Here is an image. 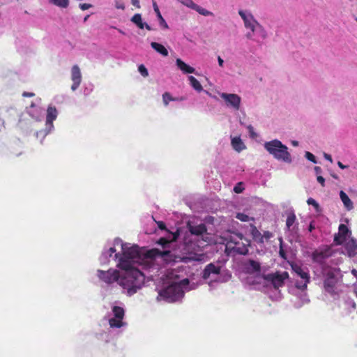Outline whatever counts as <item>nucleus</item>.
<instances>
[{
    "label": "nucleus",
    "mask_w": 357,
    "mask_h": 357,
    "mask_svg": "<svg viewBox=\"0 0 357 357\" xmlns=\"http://www.w3.org/2000/svg\"><path fill=\"white\" fill-rule=\"evenodd\" d=\"M197 287L194 282H190L185 278L178 282H173L164 289L159 292V296L169 303L180 301L184 296L185 291L195 289Z\"/></svg>",
    "instance_id": "nucleus-4"
},
{
    "label": "nucleus",
    "mask_w": 357,
    "mask_h": 357,
    "mask_svg": "<svg viewBox=\"0 0 357 357\" xmlns=\"http://www.w3.org/2000/svg\"><path fill=\"white\" fill-rule=\"evenodd\" d=\"M289 278V273L286 271L282 273L277 272L275 273L268 274L265 276V279L271 282L275 289H278L284 284V281Z\"/></svg>",
    "instance_id": "nucleus-13"
},
{
    "label": "nucleus",
    "mask_w": 357,
    "mask_h": 357,
    "mask_svg": "<svg viewBox=\"0 0 357 357\" xmlns=\"http://www.w3.org/2000/svg\"><path fill=\"white\" fill-rule=\"evenodd\" d=\"M114 5L116 9H121L123 10L126 8L125 3L122 0H114Z\"/></svg>",
    "instance_id": "nucleus-34"
},
{
    "label": "nucleus",
    "mask_w": 357,
    "mask_h": 357,
    "mask_svg": "<svg viewBox=\"0 0 357 357\" xmlns=\"http://www.w3.org/2000/svg\"><path fill=\"white\" fill-rule=\"evenodd\" d=\"M144 28H146L147 30L151 31L152 29L151 27L146 22L144 24Z\"/></svg>",
    "instance_id": "nucleus-50"
},
{
    "label": "nucleus",
    "mask_w": 357,
    "mask_h": 357,
    "mask_svg": "<svg viewBox=\"0 0 357 357\" xmlns=\"http://www.w3.org/2000/svg\"><path fill=\"white\" fill-rule=\"evenodd\" d=\"M344 248L350 257L357 255V240L354 238H349L344 243Z\"/></svg>",
    "instance_id": "nucleus-18"
},
{
    "label": "nucleus",
    "mask_w": 357,
    "mask_h": 357,
    "mask_svg": "<svg viewBox=\"0 0 357 357\" xmlns=\"http://www.w3.org/2000/svg\"><path fill=\"white\" fill-rule=\"evenodd\" d=\"M250 233L253 240L257 243H263V236L261 232L257 229V227L251 224Z\"/></svg>",
    "instance_id": "nucleus-24"
},
{
    "label": "nucleus",
    "mask_w": 357,
    "mask_h": 357,
    "mask_svg": "<svg viewBox=\"0 0 357 357\" xmlns=\"http://www.w3.org/2000/svg\"><path fill=\"white\" fill-rule=\"evenodd\" d=\"M34 96H35V93H31V92L24 91L22 93V96L23 97H33Z\"/></svg>",
    "instance_id": "nucleus-41"
},
{
    "label": "nucleus",
    "mask_w": 357,
    "mask_h": 357,
    "mask_svg": "<svg viewBox=\"0 0 357 357\" xmlns=\"http://www.w3.org/2000/svg\"><path fill=\"white\" fill-rule=\"evenodd\" d=\"M337 165L340 168L344 169H346L347 167V166L343 165L340 161H338L337 162Z\"/></svg>",
    "instance_id": "nucleus-49"
},
{
    "label": "nucleus",
    "mask_w": 357,
    "mask_h": 357,
    "mask_svg": "<svg viewBox=\"0 0 357 357\" xmlns=\"http://www.w3.org/2000/svg\"><path fill=\"white\" fill-rule=\"evenodd\" d=\"M264 148L278 161L288 164L292 162L291 154L288 151V147L278 139L266 142L264 144Z\"/></svg>",
    "instance_id": "nucleus-7"
},
{
    "label": "nucleus",
    "mask_w": 357,
    "mask_h": 357,
    "mask_svg": "<svg viewBox=\"0 0 357 357\" xmlns=\"http://www.w3.org/2000/svg\"><path fill=\"white\" fill-rule=\"evenodd\" d=\"M50 1L53 4L59 7H61V8H67L69 4L68 0H50Z\"/></svg>",
    "instance_id": "nucleus-32"
},
{
    "label": "nucleus",
    "mask_w": 357,
    "mask_h": 357,
    "mask_svg": "<svg viewBox=\"0 0 357 357\" xmlns=\"http://www.w3.org/2000/svg\"><path fill=\"white\" fill-rule=\"evenodd\" d=\"M89 15H87L84 17V21H86L87 20V18L89 17Z\"/></svg>",
    "instance_id": "nucleus-58"
},
{
    "label": "nucleus",
    "mask_w": 357,
    "mask_h": 357,
    "mask_svg": "<svg viewBox=\"0 0 357 357\" xmlns=\"http://www.w3.org/2000/svg\"><path fill=\"white\" fill-rule=\"evenodd\" d=\"M238 15L243 21L245 28L248 30L245 33L246 38L261 45L262 40L268 37L266 29L255 19L250 11L239 10Z\"/></svg>",
    "instance_id": "nucleus-3"
},
{
    "label": "nucleus",
    "mask_w": 357,
    "mask_h": 357,
    "mask_svg": "<svg viewBox=\"0 0 357 357\" xmlns=\"http://www.w3.org/2000/svg\"><path fill=\"white\" fill-rule=\"evenodd\" d=\"M71 79L73 82L71 89L75 91L78 88L82 81L81 72L77 65L73 66L71 69Z\"/></svg>",
    "instance_id": "nucleus-17"
},
{
    "label": "nucleus",
    "mask_w": 357,
    "mask_h": 357,
    "mask_svg": "<svg viewBox=\"0 0 357 357\" xmlns=\"http://www.w3.org/2000/svg\"><path fill=\"white\" fill-rule=\"evenodd\" d=\"M151 46L153 50H155L157 52L162 54V56H167L168 55V51L164 45L156 42H152L151 43Z\"/></svg>",
    "instance_id": "nucleus-26"
},
{
    "label": "nucleus",
    "mask_w": 357,
    "mask_h": 357,
    "mask_svg": "<svg viewBox=\"0 0 357 357\" xmlns=\"http://www.w3.org/2000/svg\"><path fill=\"white\" fill-rule=\"evenodd\" d=\"M292 144H293V145H294V146H298V142H296V141H294V142H292Z\"/></svg>",
    "instance_id": "nucleus-53"
},
{
    "label": "nucleus",
    "mask_w": 357,
    "mask_h": 357,
    "mask_svg": "<svg viewBox=\"0 0 357 357\" xmlns=\"http://www.w3.org/2000/svg\"><path fill=\"white\" fill-rule=\"evenodd\" d=\"M321 274L325 291L333 296H338L342 291V275L340 268L326 267Z\"/></svg>",
    "instance_id": "nucleus-5"
},
{
    "label": "nucleus",
    "mask_w": 357,
    "mask_h": 357,
    "mask_svg": "<svg viewBox=\"0 0 357 357\" xmlns=\"http://www.w3.org/2000/svg\"><path fill=\"white\" fill-rule=\"evenodd\" d=\"M315 229V225L314 224V222H311L309 225V231L312 232Z\"/></svg>",
    "instance_id": "nucleus-48"
},
{
    "label": "nucleus",
    "mask_w": 357,
    "mask_h": 357,
    "mask_svg": "<svg viewBox=\"0 0 357 357\" xmlns=\"http://www.w3.org/2000/svg\"><path fill=\"white\" fill-rule=\"evenodd\" d=\"M262 236H263V243H264V239L268 241V239H270L273 236V235H272V234L270 231H266L262 234Z\"/></svg>",
    "instance_id": "nucleus-39"
},
{
    "label": "nucleus",
    "mask_w": 357,
    "mask_h": 357,
    "mask_svg": "<svg viewBox=\"0 0 357 357\" xmlns=\"http://www.w3.org/2000/svg\"><path fill=\"white\" fill-rule=\"evenodd\" d=\"M138 70L140 73V74L144 77L149 75V73L146 68L142 64L139 66Z\"/></svg>",
    "instance_id": "nucleus-36"
},
{
    "label": "nucleus",
    "mask_w": 357,
    "mask_h": 357,
    "mask_svg": "<svg viewBox=\"0 0 357 357\" xmlns=\"http://www.w3.org/2000/svg\"><path fill=\"white\" fill-rule=\"evenodd\" d=\"M80 8L83 10H87L89 8V3H82L80 4Z\"/></svg>",
    "instance_id": "nucleus-46"
},
{
    "label": "nucleus",
    "mask_w": 357,
    "mask_h": 357,
    "mask_svg": "<svg viewBox=\"0 0 357 357\" xmlns=\"http://www.w3.org/2000/svg\"><path fill=\"white\" fill-rule=\"evenodd\" d=\"M183 6L197 11L199 14L208 17L214 16L213 13L195 3L192 0H178Z\"/></svg>",
    "instance_id": "nucleus-15"
},
{
    "label": "nucleus",
    "mask_w": 357,
    "mask_h": 357,
    "mask_svg": "<svg viewBox=\"0 0 357 357\" xmlns=\"http://www.w3.org/2000/svg\"><path fill=\"white\" fill-rule=\"evenodd\" d=\"M356 20L357 21V17L356 18Z\"/></svg>",
    "instance_id": "nucleus-60"
},
{
    "label": "nucleus",
    "mask_w": 357,
    "mask_h": 357,
    "mask_svg": "<svg viewBox=\"0 0 357 357\" xmlns=\"http://www.w3.org/2000/svg\"><path fill=\"white\" fill-rule=\"evenodd\" d=\"M280 255H281L282 257H284L281 251H280Z\"/></svg>",
    "instance_id": "nucleus-59"
},
{
    "label": "nucleus",
    "mask_w": 357,
    "mask_h": 357,
    "mask_svg": "<svg viewBox=\"0 0 357 357\" xmlns=\"http://www.w3.org/2000/svg\"><path fill=\"white\" fill-rule=\"evenodd\" d=\"M220 97L224 100L227 107L234 110H238L241 107V98L236 93H227L224 92H218Z\"/></svg>",
    "instance_id": "nucleus-11"
},
{
    "label": "nucleus",
    "mask_w": 357,
    "mask_h": 357,
    "mask_svg": "<svg viewBox=\"0 0 357 357\" xmlns=\"http://www.w3.org/2000/svg\"><path fill=\"white\" fill-rule=\"evenodd\" d=\"M292 269L295 273V285L298 290L301 291L298 302H295L294 306L296 308L301 307L303 305L308 303L310 300L307 298L305 289L307 288V284L310 282V275L308 271L305 268H303L298 265H293Z\"/></svg>",
    "instance_id": "nucleus-6"
},
{
    "label": "nucleus",
    "mask_w": 357,
    "mask_h": 357,
    "mask_svg": "<svg viewBox=\"0 0 357 357\" xmlns=\"http://www.w3.org/2000/svg\"><path fill=\"white\" fill-rule=\"evenodd\" d=\"M58 115L57 109L55 107L49 106L47 109V116H46V126L50 130L53 127V121L56 120ZM50 131L46 132L47 134Z\"/></svg>",
    "instance_id": "nucleus-16"
},
{
    "label": "nucleus",
    "mask_w": 357,
    "mask_h": 357,
    "mask_svg": "<svg viewBox=\"0 0 357 357\" xmlns=\"http://www.w3.org/2000/svg\"><path fill=\"white\" fill-rule=\"evenodd\" d=\"M180 235H181V234H180V233L178 232V233L177 236H174L175 240H176L177 238H178V237L180 236Z\"/></svg>",
    "instance_id": "nucleus-57"
},
{
    "label": "nucleus",
    "mask_w": 357,
    "mask_h": 357,
    "mask_svg": "<svg viewBox=\"0 0 357 357\" xmlns=\"http://www.w3.org/2000/svg\"><path fill=\"white\" fill-rule=\"evenodd\" d=\"M340 198L347 211H351L354 208L352 201L343 190L340 192Z\"/></svg>",
    "instance_id": "nucleus-23"
},
{
    "label": "nucleus",
    "mask_w": 357,
    "mask_h": 357,
    "mask_svg": "<svg viewBox=\"0 0 357 357\" xmlns=\"http://www.w3.org/2000/svg\"><path fill=\"white\" fill-rule=\"evenodd\" d=\"M203 91H204L206 94H207L209 97H211V98H213V99H215V100H218V98L215 96H214V95H213L211 93H210L209 91H206V90H204Z\"/></svg>",
    "instance_id": "nucleus-43"
},
{
    "label": "nucleus",
    "mask_w": 357,
    "mask_h": 357,
    "mask_svg": "<svg viewBox=\"0 0 357 357\" xmlns=\"http://www.w3.org/2000/svg\"><path fill=\"white\" fill-rule=\"evenodd\" d=\"M131 22L134 23L137 27H139L141 29H143L144 28V22H142V15L139 13L135 14L132 18Z\"/></svg>",
    "instance_id": "nucleus-28"
},
{
    "label": "nucleus",
    "mask_w": 357,
    "mask_h": 357,
    "mask_svg": "<svg viewBox=\"0 0 357 357\" xmlns=\"http://www.w3.org/2000/svg\"><path fill=\"white\" fill-rule=\"evenodd\" d=\"M351 230H349L345 225L341 224L339 226L338 234L335 236L334 241L337 244L341 245L351 238Z\"/></svg>",
    "instance_id": "nucleus-14"
},
{
    "label": "nucleus",
    "mask_w": 357,
    "mask_h": 357,
    "mask_svg": "<svg viewBox=\"0 0 357 357\" xmlns=\"http://www.w3.org/2000/svg\"><path fill=\"white\" fill-rule=\"evenodd\" d=\"M351 273H352V275H353L354 277H356V278H357V270H356V269H353V270L351 271Z\"/></svg>",
    "instance_id": "nucleus-51"
},
{
    "label": "nucleus",
    "mask_w": 357,
    "mask_h": 357,
    "mask_svg": "<svg viewBox=\"0 0 357 357\" xmlns=\"http://www.w3.org/2000/svg\"><path fill=\"white\" fill-rule=\"evenodd\" d=\"M354 294H356V296L357 297V287H355V289H354Z\"/></svg>",
    "instance_id": "nucleus-55"
},
{
    "label": "nucleus",
    "mask_w": 357,
    "mask_h": 357,
    "mask_svg": "<svg viewBox=\"0 0 357 357\" xmlns=\"http://www.w3.org/2000/svg\"><path fill=\"white\" fill-rule=\"evenodd\" d=\"M188 232L182 238L183 242L178 250H167L160 252L155 250H146L136 245L123 243L116 238L112 244L106 245L100 256L102 265L107 264L111 259L117 261L120 268L141 267L149 273L158 272V263L164 261L167 264L178 261H202L204 255L199 253L208 241L207 229L203 223L195 225L192 222L187 224Z\"/></svg>",
    "instance_id": "nucleus-1"
},
{
    "label": "nucleus",
    "mask_w": 357,
    "mask_h": 357,
    "mask_svg": "<svg viewBox=\"0 0 357 357\" xmlns=\"http://www.w3.org/2000/svg\"><path fill=\"white\" fill-rule=\"evenodd\" d=\"M158 226H159V227H160V229H163V228H164V227H165V225H164V223H163V222H158Z\"/></svg>",
    "instance_id": "nucleus-52"
},
{
    "label": "nucleus",
    "mask_w": 357,
    "mask_h": 357,
    "mask_svg": "<svg viewBox=\"0 0 357 357\" xmlns=\"http://www.w3.org/2000/svg\"><path fill=\"white\" fill-rule=\"evenodd\" d=\"M305 156L308 160L312 162L313 163H317L315 156L312 153L306 151L305 153Z\"/></svg>",
    "instance_id": "nucleus-35"
},
{
    "label": "nucleus",
    "mask_w": 357,
    "mask_h": 357,
    "mask_svg": "<svg viewBox=\"0 0 357 357\" xmlns=\"http://www.w3.org/2000/svg\"><path fill=\"white\" fill-rule=\"evenodd\" d=\"M188 79L190 82V86L197 92H201L204 91L203 87L200 82L193 76L190 75L188 77Z\"/></svg>",
    "instance_id": "nucleus-27"
},
{
    "label": "nucleus",
    "mask_w": 357,
    "mask_h": 357,
    "mask_svg": "<svg viewBox=\"0 0 357 357\" xmlns=\"http://www.w3.org/2000/svg\"><path fill=\"white\" fill-rule=\"evenodd\" d=\"M324 157L326 160L330 161L331 162H333V159H332V157L331 155L326 153H324Z\"/></svg>",
    "instance_id": "nucleus-44"
},
{
    "label": "nucleus",
    "mask_w": 357,
    "mask_h": 357,
    "mask_svg": "<svg viewBox=\"0 0 357 357\" xmlns=\"http://www.w3.org/2000/svg\"><path fill=\"white\" fill-rule=\"evenodd\" d=\"M296 215L294 213H290L288 214L287 220H286V227L288 231L294 232L296 229Z\"/></svg>",
    "instance_id": "nucleus-25"
},
{
    "label": "nucleus",
    "mask_w": 357,
    "mask_h": 357,
    "mask_svg": "<svg viewBox=\"0 0 357 357\" xmlns=\"http://www.w3.org/2000/svg\"><path fill=\"white\" fill-rule=\"evenodd\" d=\"M131 3H132L134 6H135V7H137V8H140V4H139V0H131Z\"/></svg>",
    "instance_id": "nucleus-42"
},
{
    "label": "nucleus",
    "mask_w": 357,
    "mask_h": 357,
    "mask_svg": "<svg viewBox=\"0 0 357 357\" xmlns=\"http://www.w3.org/2000/svg\"><path fill=\"white\" fill-rule=\"evenodd\" d=\"M344 304L345 306V308L348 310L349 312H352L356 309V303L350 297H345L344 299Z\"/></svg>",
    "instance_id": "nucleus-29"
},
{
    "label": "nucleus",
    "mask_w": 357,
    "mask_h": 357,
    "mask_svg": "<svg viewBox=\"0 0 357 357\" xmlns=\"http://www.w3.org/2000/svg\"><path fill=\"white\" fill-rule=\"evenodd\" d=\"M176 64L177 67L183 73H195V69L193 67L190 66L184 61H183L181 59H177L176 60Z\"/></svg>",
    "instance_id": "nucleus-21"
},
{
    "label": "nucleus",
    "mask_w": 357,
    "mask_h": 357,
    "mask_svg": "<svg viewBox=\"0 0 357 357\" xmlns=\"http://www.w3.org/2000/svg\"><path fill=\"white\" fill-rule=\"evenodd\" d=\"M307 203L308 205H312L314 208V209H315L317 213H321V208L319 204L313 198H308L307 200Z\"/></svg>",
    "instance_id": "nucleus-31"
},
{
    "label": "nucleus",
    "mask_w": 357,
    "mask_h": 357,
    "mask_svg": "<svg viewBox=\"0 0 357 357\" xmlns=\"http://www.w3.org/2000/svg\"><path fill=\"white\" fill-rule=\"evenodd\" d=\"M314 170L316 174H317L318 176H319V174H320L322 172L321 168L318 166L314 167Z\"/></svg>",
    "instance_id": "nucleus-45"
},
{
    "label": "nucleus",
    "mask_w": 357,
    "mask_h": 357,
    "mask_svg": "<svg viewBox=\"0 0 357 357\" xmlns=\"http://www.w3.org/2000/svg\"><path fill=\"white\" fill-rule=\"evenodd\" d=\"M202 278L210 286L213 282H225L231 278V274L222 267L213 263H210L204 268L202 272Z\"/></svg>",
    "instance_id": "nucleus-8"
},
{
    "label": "nucleus",
    "mask_w": 357,
    "mask_h": 357,
    "mask_svg": "<svg viewBox=\"0 0 357 357\" xmlns=\"http://www.w3.org/2000/svg\"><path fill=\"white\" fill-rule=\"evenodd\" d=\"M231 144L232 148L237 152H241L246 148L240 137H231Z\"/></svg>",
    "instance_id": "nucleus-20"
},
{
    "label": "nucleus",
    "mask_w": 357,
    "mask_h": 357,
    "mask_svg": "<svg viewBox=\"0 0 357 357\" xmlns=\"http://www.w3.org/2000/svg\"><path fill=\"white\" fill-rule=\"evenodd\" d=\"M218 65L220 67H223V66H224V60L220 56H218Z\"/></svg>",
    "instance_id": "nucleus-47"
},
{
    "label": "nucleus",
    "mask_w": 357,
    "mask_h": 357,
    "mask_svg": "<svg viewBox=\"0 0 357 357\" xmlns=\"http://www.w3.org/2000/svg\"><path fill=\"white\" fill-rule=\"evenodd\" d=\"M124 270L121 274L116 269H109L107 271L98 270V277L107 284L118 282L123 291L128 296H132L144 286L145 278L153 280L158 272L149 273L147 275L143 272L144 269L141 267H130L121 268Z\"/></svg>",
    "instance_id": "nucleus-2"
},
{
    "label": "nucleus",
    "mask_w": 357,
    "mask_h": 357,
    "mask_svg": "<svg viewBox=\"0 0 357 357\" xmlns=\"http://www.w3.org/2000/svg\"><path fill=\"white\" fill-rule=\"evenodd\" d=\"M119 33H121V34L125 35V32H124V31H122V30H121V29H119Z\"/></svg>",
    "instance_id": "nucleus-54"
},
{
    "label": "nucleus",
    "mask_w": 357,
    "mask_h": 357,
    "mask_svg": "<svg viewBox=\"0 0 357 357\" xmlns=\"http://www.w3.org/2000/svg\"><path fill=\"white\" fill-rule=\"evenodd\" d=\"M248 243L243 241L242 235L235 234L230 236L225 245V252L229 255H246L248 252Z\"/></svg>",
    "instance_id": "nucleus-9"
},
{
    "label": "nucleus",
    "mask_w": 357,
    "mask_h": 357,
    "mask_svg": "<svg viewBox=\"0 0 357 357\" xmlns=\"http://www.w3.org/2000/svg\"><path fill=\"white\" fill-rule=\"evenodd\" d=\"M247 129L248 130L250 136L252 138L257 137V135L254 130V128L251 125H248L247 126Z\"/></svg>",
    "instance_id": "nucleus-38"
},
{
    "label": "nucleus",
    "mask_w": 357,
    "mask_h": 357,
    "mask_svg": "<svg viewBox=\"0 0 357 357\" xmlns=\"http://www.w3.org/2000/svg\"><path fill=\"white\" fill-rule=\"evenodd\" d=\"M36 105L33 102H32L30 105V107H34Z\"/></svg>",
    "instance_id": "nucleus-56"
},
{
    "label": "nucleus",
    "mask_w": 357,
    "mask_h": 357,
    "mask_svg": "<svg viewBox=\"0 0 357 357\" xmlns=\"http://www.w3.org/2000/svg\"><path fill=\"white\" fill-rule=\"evenodd\" d=\"M260 264L259 261L249 259L245 263V268L248 273H254L260 271Z\"/></svg>",
    "instance_id": "nucleus-19"
},
{
    "label": "nucleus",
    "mask_w": 357,
    "mask_h": 357,
    "mask_svg": "<svg viewBox=\"0 0 357 357\" xmlns=\"http://www.w3.org/2000/svg\"><path fill=\"white\" fill-rule=\"evenodd\" d=\"M317 180L322 186L325 185V179L323 176H317Z\"/></svg>",
    "instance_id": "nucleus-40"
},
{
    "label": "nucleus",
    "mask_w": 357,
    "mask_h": 357,
    "mask_svg": "<svg viewBox=\"0 0 357 357\" xmlns=\"http://www.w3.org/2000/svg\"><path fill=\"white\" fill-rule=\"evenodd\" d=\"M243 190H244L243 184V183H241V182L237 183L234 188V191L236 193H241L243 191Z\"/></svg>",
    "instance_id": "nucleus-37"
},
{
    "label": "nucleus",
    "mask_w": 357,
    "mask_h": 357,
    "mask_svg": "<svg viewBox=\"0 0 357 357\" xmlns=\"http://www.w3.org/2000/svg\"><path fill=\"white\" fill-rule=\"evenodd\" d=\"M330 255L331 252L328 249L324 250H317L312 253V259L314 262L319 265L321 273L324 272V268L331 267L326 263Z\"/></svg>",
    "instance_id": "nucleus-12"
},
{
    "label": "nucleus",
    "mask_w": 357,
    "mask_h": 357,
    "mask_svg": "<svg viewBox=\"0 0 357 357\" xmlns=\"http://www.w3.org/2000/svg\"><path fill=\"white\" fill-rule=\"evenodd\" d=\"M236 218L242 222H248L250 220H254L253 218H250L248 215H246L243 213H236Z\"/></svg>",
    "instance_id": "nucleus-33"
},
{
    "label": "nucleus",
    "mask_w": 357,
    "mask_h": 357,
    "mask_svg": "<svg viewBox=\"0 0 357 357\" xmlns=\"http://www.w3.org/2000/svg\"><path fill=\"white\" fill-rule=\"evenodd\" d=\"M153 8L155 13H156L158 20H159L160 26L162 29H169V26H168L167 23L166 22L165 20L162 16L160 11L159 10V8L155 1L153 2Z\"/></svg>",
    "instance_id": "nucleus-22"
},
{
    "label": "nucleus",
    "mask_w": 357,
    "mask_h": 357,
    "mask_svg": "<svg viewBox=\"0 0 357 357\" xmlns=\"http://www.w3.org/2000/svg\"><path fill=\"white\" fill-rule=\"evenodd\" d=\"M183 100V98H181L180 99L178 98H173L171 94L168 92H165L163 93L162 95V100H163V103L165 106H167L169 102L170 101H176V100Z\"/></svg>",
    "instance_id": "nucleus-30"
},
{
    "label": "nucleus",
    "mask_w": 357,
    "mask_h": 357,
    "mask_svg": "<svg viewBox=\"0 0 357 357\" xmlns=\"http://www.w3.org/2000/svg\"><path fill=\"white\" fill-rule=\"evenodd\" d=\"M125 311L123 307L112 306V312L108 314V322L110 328L116 329L126 326L127 324L123 321Z\"/></svg>",
    "instance_id": "nucleus-10"
}]
</instances>
